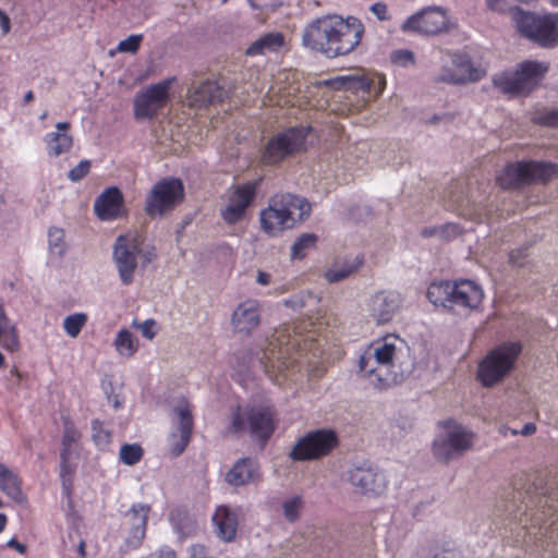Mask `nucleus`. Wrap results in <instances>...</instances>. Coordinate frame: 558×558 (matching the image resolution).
<instances>
[{
    "instance_id": "nucleus-1",
    "label": "nucleus",
    "mask_w": 558,
    "mask_h": 558,
    "mask_svg": "<svg viewBox=\"0 0 558 558\" xmlns=\"http://www.w3.org/2000/svg\"><path fill=\"white\" fill-rule=\"evenodd\" d=\"M365 28L355 16L327 14L312 21L303 31L305 48L329 59L351 53L361 43Z\"/></svg>"
},
{
    "instance_id": "nucleus-2",
    "label": "nucleus",
    "mask_w": 558,
    "mask_h": 558,
    "mask_svg": "<svg viewBox=\"0 0 558 558\" xmlns=\"http://www.w3.org/2000/svg\"><path fill=\"white\" fill-rule=\"evenodd\" d=\"M299 210V221H304L311 215L310 202L300 195L287 193L272 197L268 206L260 210V229L268 236H277L284 230L295 226L294 211Z\"/></svg>"
},
{
    "instance_id": "nucleus-3",
    "label": "nucleus",
    "mask_w": 558,
    "mask_h": 558,
    "mask_svg": "<svg viewBox=\"0 0 558 558\" xmlns=\"http://www.w3.org/2000/svg\"><path fill=\"white\" fill-rule=\"evenodd\" d=\"M426 298L433 305L446 310L453 306L474 310L482 303L484 291L470 279L434 280L427 287Z\"/></svg>"
},
{
    "instance_id": "nucleus-4",
    "label": "nucleus",
    "mask_w": 558,
    "mask_h": 558,
    "mask_svg": "<svg viewBox=\"0 0 558 558\" xmlns=\"http://www.w3.org/2000/svg\"><path fill=\"white\" fill-rule=\"evenodd\" d=\"M520 341H502L495 345L478 362L476 379L484 388H492L501 383L517 366L522 354Z\"/></svg>"
},
{
    "instance_id": "nucleus-5",
    "label": "nucleus",
    "mask_w": 558,
    "mask_h": 558,
    "mask_svg": "<svg viewBox=\"0 0 558 558\" xmlns=\"http://www.w3.org/2000/svg\"><path fill=\"white\" fill-rule=\"evenodd\" d=\"M512 21L521 37L544 49L558 47V12L538 14L514 7Z\"/></svg>"
},
{
    "instance_id": "nucleus-6",
    "label": "nucleus",
    "mask_w": 558,
    "mask_h": 558,
    "mask_svg": "<svg viewBox=\"0 0 558 558\" xmlns=\"http://www.w3.org/2000/svg\"><path fill=\"white\" fill-rule=\"evenodd\" d=\"M557 177L556 162L521 159L508 162L497 174L496 181L502 190H512L535 183H548Z\"/></svg>"
},
{
    "instance_id": "nucleus-7",
    "label": "nucleus",
    "mask_w": 558,
    "mask_h": 558,
    "mask_svg": "<svg viewBox=\"0 0 558 558\" xmlns=\"http://www.w3.org/2000/svg\"><path fill=\"white\" fill-rule=\"evenodd\" d=\"M548 64L538 60L519 62L513 71L505 70L493 75V85L504 95L527 96L548 72Z\"/></svg>"
},
{
    "instance_id": "nucleus-8",
    "label": "nucleus",
    "mask_w": 558,
    "mask_h": 558,
    "mask_svg": "<svg viewBox=\"0 0 558 558\" xmlns=\"http://www.w3.org/2000/svg\"><path fill=\"white\" fill-rule=\"evenodd\" d=\"M311 128L294 125L272 135L260 150V161L268 167H278L288 158L306 149Z\"/></svg>"
},
{
    "instance_id": "nucleus-9",
    "label": "nucleus",
    "mask_w": 558,
    "mask_h": 558,
    "mask_svg": "<svg viewBox=\"0 0 558 558\" xmlns=\"http://www.w3.org/2000/svg\"><path fill=\"white\" fill-rule=\"evenodd\" d=\"M231 428L234 433L247 429L251 438L264 449L276 432V414L268 407H251L245 414L236 409L231 416Z\"/></svg>"
},
{
    "instance_id": "nucleus-10",
    "label": "nucleus",
    "mask_w": 558,
    "mask_h": 558,
    "mask_svg": "<svg viewBox=\"0 0 558 558\" xmlns=\"http://www.w3.org/2000/svg\"><path fill=\"white\" fill-rule=\"evenodd\" d=\"M339 446V436L332 428L320 427L306 432L288 453L293 462H306L327 457Z\"/></svg>"
},
{
    "instance_id": "nucleus-11",
    "label": "nucleus",
    "mask_w": 558,
    "mask_h": 558,
    "mask_svg": "<svg viewBox=\"0 0 558 558\" xmlns=\"http://www.w3.org/2000/svg\"><path fill=\"white\" fill-rule=\"evenodd\" d=\"M185 195L183 181L175 177L158 180L145 198L144 210L150 218L162 217L180 205Z\"/></svg>"
},
{
    "instance_id": "nucleus-12",
    "label": "nucleus",
    "mask_w": 558,
    "mask_h": 558,
    "mask_svg": "<svg viewBox=\"0 0 558 558\" xmlns=\"http://www.w3.org/2000/svg\"><path fill=\"white\" fill-rule=\"evenodd\" d=\"M445 435H438L432 444L434 458L441 463H449L461 457L472 446V433L452 420L444 423Z\"/></svg>"
},
{
    "instance_id": "nucleus-13",
    "label": "nucleus",
    "mask_w": 558,
    "mask_h": 558,
    "mask_svg": "<svg viewBox=\"0 0 558 558\" xmlns=\"http://www.w3.org/2000/svg\"><path fill=\"white\" fill-rule=\"evenodd\" d=\"M344 476L354 490L363 495H380L386 488L385 475L366 459H353Z\"/></svg>"
},
{
    "instance_id": "nucleus-14",
    "label": "nucleus",
    "mask_w": 558,
    "mask_h": 558,
    "mask_svg": "<svg viewBox=\"0 0 558 558\" xmlns=\"http://www.w3.org/2000/svg\"><path fill=\"white\" fill-rule=\"evenodd\" d=\"M401 31L422 36L444 34L449 31V16L446 9L441 7H425L404 20Z\"/></svg>"
},
{
    "instance_id": "nucleus-15",
    "label": "nucleus",
    "mask_w": 558,
    "mask_h": 558,
    "mask_svg": "<svg viewBox=\"0 0 558 558\" xmlns=\"http://www.w3.org/2000/svg\"><path fill=\"white\" fill-rule=\"evenodd\" d=\"M142 245L131 234H119L112 246V260L116 265L119 279L124 286H130L138 266Z\"/></svg>"
},
{
    "instance_id": "nucleus-16",
    "label": "nucleus",
    "mask_w": 558,
    "mask_h": 558,
    "mask_svg": "<svg viewBox=\"0 0 558 558\" xmlns=\"http://www.w3.org/2000/svg\"><path fill=\"white\" fill-rule=\"evenodd\" d=\"M175 77H167L150 84L145 90L136 94L134 98V116L136 119L153 118L157 110L166 105L169 98V88Z\"/></svg>"
},
{
    "instance_id": "nucleus-17",
    "label": "nucleus",
    "mask_w": 558,
    "mask_h": 558,
    "mask_svg": "<svg viewBox=\"0 0 558 558\" xmlns=\"http://www.w3.org/2000/svg\"><path fill=\"white\" fill-rule=\"evenodd\" d=\"M402 304L403 299L399 292H376L368 303L369 316L378 326L387 325L400 313Z\"/></svg>"
},
{
    "instance_id": "nucleus-18",
    "label": "nucleus",
    "mask_w": 558,
    "mask_h": 558,
    "mask_svg": "<svg viewBox=\"0 0 558 558\" xmlns=\"http://www.w3.org/2000/svg\"><path fill=\"white\" fill-rule=\"evenodd\" d=\"M229 97L230 93L218 81L205 80L189 88V102L195 109L221 104Z\"/></svg>"
},
{
    "instance_id": "nucleus-19",
    "label": "nucleus",
    "mask_w": 558,
    "mask_h": 558,
    "mask_svg": "<svg viewBox=\"0 0 558 558\" xmlns=\"http://www.w3.org/2000/svg\"><path fill=\"white\" fill-rule=\"evenodd\" d=\"M259 324V305L255 300H246L240 303L232 313L231 326L235 333L250 336Z\"/></svg>"
},
{
    "instance_id": "nucleus-20",
    "label": "nucleus",
    "mask_w": 558,
    "mask_h": 558,
    "mask_svg": "<svg viewBox=\"0 0 558 558\" xmlns=\"http://www.w3.org/2000/svg\"><path fill=\"white\" fill-rule=\"evenodd\" d=\"M150 506L148 504H133L126 511L125 517L130 518L131 526L125 539L126 546L136 549L142 545L146 535L148 513Z\"/></svg>"
},
{
    "instance_id": "nucleus-21",
    "label": "nucleus",
    "mask_w": 558,
    "mask_h": 558,
    "mask_svg": "<svg viewBox=\"0 0 558 558\" xmlns=\"http://www.w3.org/2000/svg\"><path fill=\"white\" fill-rule=\"evenodd\" d=\"M122 206V192L118 186H109L96 197L94 210L101 221H111L120 216Z\"/></svg>"
},
{
    "instance_id": "nucleus-22",
    "label": "nucleus",
    "mask_w": 558,
    "mask_h": 558,
    "mask_svg": "<svg viewBox=\"0 0 558 558\" xmlns=\"http://www.w3.org/2000/svg\"><path fill=\"white\" fill-rule=\"evenodd\" d=\"M213 523L216 526L217 536L227 543L234 541L238 531V514L226 505L218 506L213 515Z\"/></svg>"
},
{
    "instance_id": "nucleus-23",
    "label": "nucleus",
    "mask_w": 558,
    "mask_h": 558,
    "mask_svg": "<svg viewBox=\"0 0 558 558\" xmlns=\"http://www.w3.org/2000/svg\"><path fill=\"white\" fill-rule=\"evenodd\" d=\"M258 476V463L248 457L238 459L226 473L225 480L229 485L239 487L254 481Z\"/></svg>"
},
{
    "instance_id": "nucleus-24",
    "label": "nucleus",
    "mask_w": 558,
    "mask_h": 558,
    "mask_svg": "<svg viewBox=\"0 0 558 558\" xmlns=\"http://www.w3.org/2000/svg\"><path fill=\"white\" fill-rule=\"evenodd\" d=\"M284 45V37L279 32H270L254 40L245 50L248 57L264 56L267 52H277Z\"/></svg>"
},
{
    "instance_id": "nucleus-25",
    "label": "nucleus",
    "mask_w": 558,
    "mask_h": 558,
    "mask_svg": "<svg viewBox=\"0 0 558 558\" xmlns=\"http://www.w3.org/2000/svg\"><path fill=\"white\" fill-rule=\"evenodd\" d=\"M389 337H386L383 341L375 342L372 344V355L381 372L383 368L390 371L395 368L396 362L398 361V349L393 342L388 341Z\"/></svg>"
},
{
    "instance_id": "nucleus-26",
    "label": "nucleus",
    "mask_w": 558,
    "mask_h": 558,
    "mask_svg": "<svg viewBox=\"0 0 558 558\" xmlns=\"http://www.w3.org/2000/svg\"><path fill=\"white\" fill-rule=\"evenodd\" d=\"M359 374L363 377L371 378L373 385L381 388L387 385L388 378L379 371L374 356L372 355V347H368L360 356L357 361Z\"/></svg>"
},
{
    "instance_id": "nucleus-27",
    "label": "nucleus",
    "mask_w": 558,
    "mask_h": 558,
    "mask_svg": "<svg viewBox=\"0 0 558 558\" xmlns=\"http://www.w3.org/2000/svg\"><path fill=\"white\" fill-rule=\"evenodd\" d=\"M336 90H350L353 93L368 92L372 82L364 75H340L325 82Z\"/></svg>"
},
{
    "instance_id": "nucleus-28",
    "label": "nucleus",
    "mask_w": 558,
    "mask_h": 558,
    "mask_svg": "<svg viewBox=\"0 0 558 558\" xmlns=\"http://www.w3.org/2000/svg\"><path fill=\"white\" fill-rule=\"evenodd\" d=\"M452 65L468 83L477 82L484 76L482 69L474 65L469 53L463 51L454 52L451 56Z\"/></svg>"
},
{
    "instance_id": "nucleus-29",
    "label": "nucleus",
    "mask_w": 558,
    "mask_h": 558,
    "mask_svg": "<svg viewBox=\"0 0 558 558\" xmlns=\"http://www.w3.org/2000/svg\"><path fill=\"white\" fill-rule=\"evenodd\" d=\"M0 345L10 352H15L20 349L17 329L11 324L2 304H0Z\"/></svg>"
},
{
    "instance_id": "nucleus-30",
    "label": "nucleus",
    "mask_w": 558,
    "mask_h": 558,
    "mask_svg": "<svg viewBox=\"0 0 558 558\" xmlns=\"http://www.w3.org/2000/svg\"><path fill=\"white\" fill-rule=\"evenodd\" d=\"M363 264V257L355 256L352 259H345L340 265H332L329 269L325 272V279L329 283H337L352 274H354Z\"/></svg>"
},
{
    "instance_id": "nucleus-31",
    "label": "nucleus",
    "mask_w": 558,
    "mask_h": 558,
    "mask_svg": "<svg viewBox=\"0 0 558 558\" xmlns=\"http://www.w3.org/2000/svg\"><path fill=\"white\" fill-rule=\"evenodd\" d=\"M78 430L69 420H65L64 429L61 438L60 451L61 476H63L64 473L69 472L68 460L71 451V446L78 439Z\"/></svg>"
},
{
    "instance_id": "nucleus-32",
    "label": "nucleus",
    "mask_w": 558,
    "mask_h": 558,
    "mask_svg": "<svg viewBox=\"0 0 558 558\" xmlns=\"http://www.w3.org/2000/svg\"><path fill=\"white\" fill-rule=\"evenodd\" d=\"M258 184V180H253L233 186L229 199L247 209L256 198Z\"/></svg>"
},
{
    "instance_id": "nucleus-33",
    "label": "nucleus",
    "mask_w": 558,
    "mask_h": 558,
    "mask_svg": "<svg viewBox=\"0 0 558 558\" xmlns=\"http://www.w3.org/2000/svg\"><path fill=\"white\" fill-rule=\"evenodd\" d=\"M0 489L16 502H23L25 500L21 481L12 470H9L5 475L0 478Z\"/></svg>"
},
{
    "instance_id": "nucleus-34",
    "label": "nucleus",
    "mask_w": 558,
    "mask_h": 558,
    "mask_svg": "<svg viewBox=\"0 0 558 558\" xmlns=\"http://www.w3.org/2000/svg\"><path fill=\"white\" fill-rule=\"evenodd\" d=\"M49 156L58 157L61 154L70 150L73 144V138L70 134L63 133H47L45 136Z\"/></svg>"
},
{
    "instance_id": "nucleus-35",
    "label": "nucleus",
    "mask_w": 558,
    "mask_h": 558,
    "mask_svg": "<svg viewBox=\"0 0 558 558\" xmlns=\"http://www.w3.org/2000/svg\"><path fill=\"white\" fill-rule=\"evenodd\" d=\"M178 416V432L181 435L192 436L194 428V417L190 404L184 401L173 408Z\"/></svg>"
},
{
    "instance_id": "nucleus-36",
    "label": "nucleus",
    "mask_w": 558,
    "mask_h": 558,
    "mask_svg": "<svg viewBox=\"0 0 558 558\" xmlns=\"http://www.w3.org/2000/svg\"><path fill=\"white\" fill-rule=\"evenodd\" d=\"M116 350L119 354L130 357L135 354L138 349L137 339L133 332L126 328L121 329L114 339Z\"/></svg>"
},
{
    "instance_id": "nucleus-37",
    "label": "nucleus",
    "mask_w": 558,
    "mask_h": 558,
    "mask_svg": "<svg viewBox=\"0 0 558 558\" xmlns=\"http://www.w3.org/2000/svg\"><path fill=\"white\" fill-rule=\"evenodd\" d=\"M318 236L315 233L305 232L299 235L291 247L292 259H303L305 252L316 246Z\"/></svg>"
},
{
    "instance_id": "nucleus-38",
    "label": "nucleus",
    "mask_w": 558,
    "mask_h": 558,
    "mask_svg": "<svg viewBox=\"0 0 558 558\" xmlns=\"http://www.w3.org/2000/svg\"><path fill=\"white\" fill-rule=\"evenodd\" d=\"M92 439L99 450H106L111 441V433L104 427V423L94 418L90 423Z\"/></svg>"
},
{
    "instance_id": "nucleus-39",
    "label": "nucleus",
    "mask_w": 558,
    "mask_h": 558,
    "mask_svg": "<svg viewBox=\"0 0 558 558\" xmlns=\"http://www.w3.org/2000/svg\"><path fill=\"white\" fill-rule=\"evenodd\" d=\"M48 245L52 254L62 257L66 252V244L64 241V231L58 227H51L48 230Z\"/></svg>"
},
{
    "instance_id": "nucleus-40",
    "label": "nucleus",
    "mask_w": 558,
    "mask_h": 558,
    "mask_svg": "<svg viewBox=\"0 0 558 558\" xmlns=\"http://www.w3.org/2000/svg\"><path fill=\"white\" fill-rule=\"evenodd\" d=\"M144 451L140 444H123L120 448V461L125 465H134L141 461Z\"/></svg>"
},
{
    "instance_id": "nucleus-41",
    "label": "nucleus",
    "mask_w": 558,
    "mask_h": 558,
    "mask_svg": "<svg viewBox=\"0 0 558 558\" xmlns=\"http://www.w3.org/2000/svg\"><path fill=\"white\" fill-rule=\"evenodd\" d=\"M246 211V208L229 199L228 205L220 210V216L227 225L232 226L241 221Z\"/></svg>"
},
{
    "instance_id": "nucleus-42",
    "label": "nucleus",
    "mask_w": 558,
    "mask_h": 558,
    "mask_svg": "<svg viewBox=\"0 0 558 558\" xmlns=\"http://www.w3.org/2000/svg\"><path fill=\"white\" fill-rule=\"evenodd\" d=\"M86 322L87 315L85 313L70 314L63 320V329L70 337L75 338L80 335Z\"/></svg>"
},
{
    "instance_id": "nucleus-43",
    "label": "nucleus",
    "mask_w": 558,
    "mask_h": 558,
    "mask_svg": "<svg viewBox=\"0 0 558 558\" xmlns=\"http://www.w3.org/2000/svg\"><path fill=\"white\" fill-rule=\"evenodd\" d=\"M143 38V34H131L118 44L116 50L121 53L135 54L141 48Z\"/></svg>"
},
{
    "instance_id": "nucleus-44",
    "label": "nucleus",
    "mask_w": 558,
    "mask_h": 558,
    "mask_svg": "<svg viewBox=\"0 0 558 558\" xmlns=\"http://www.w3.org/2000/svg\"><path fill=\"white\" fill-rule=\"evenodd\" d=\"M302 507V498L300 496H293L288 498L282 504L283 514L287 521L294 522L300 517V510Z\"/></svg>"
},
{
    "instance_id": "nucleus-45",
    "label": "nucleus",
    "mask_w": 558,
    "mask_h": 558,
    "mask_svg": "<svg viewBox=\"0 0 558 558\" xmlns=\"http://www.w3.org/2000/svg\"><path fill=\"white\" fill-rule=\"evenodd\" d=\"M390 60L393 64L402 68H409L415 64L414 52L410 49H397L390 54Z\"/></svg>"
},
{
    "instance_id": "nucleus-46",
    "label": "nucleus",
    "mask_w": 558,
    "mask_h": 558,
    "mask_svg": "<svg viewBox=\"0 0 558 558\" xmlns=\"http://www.w3.org/2000/svg\"><path fill=\"white\" fill-rule=\"evenodd\" d=\"M92 162L88 159L81 160L74 168H72L68 178L72 182H78L82 180L90 170Z\"/></svg>"
},
{
    "instance_id": "nucleus-47",
    "label": "nucleus",
    "mask_w": 558,
    "mask_h": 558,
    "mask_svg": "<svg viewBox=\"0 0 558 558\" xmlns=\"http://www.w3.org/2000/svg\"><path fill=\"white\" fill-rule=\"evenodd\" d=\"M436 81L452 85H463L468 83L465 78L460 73L457 72L456 69L451 70L447 68L442 70V72L439 74Z\"/></svg>"
},
{
    "instance_id": "nucleus-48",
    "label": "nucleus",
    "mask_w": 558,
    "mask_h": 558,
    "mask_svg": "<svg viewBox=\"0 0 558 558\" xmlns=\"http://www.w3.org/2000/svg\"><path fill=\"white\" fill-rule=\"evenodd\" d=\"M535 122L543 126L557 128L558 129V108L550 109L543 113H539Z\"/></svg>"
},
{
    "instance_id": "nucleus-49",
    "label": "nucleus",
    "mask_w": 558,
    "mask_h": 558,
    "mask_svg": "<svg viewBox=\"0 0 558 558\" xmlns=\"http://www.w3.org/2000/svg\"><path fill=\"white\" fill-rule=\"evenodd\" d=\"M461 233V227L458 223L448 222L439 226V239L450 241Z\"/></svg>"
},
{
    "instance_id": "nucleus-50",
    "label": "nucleus",
    "mask_w": 558,
    "mask_h": 558,
    "mask_svg": "<svg viewBox=\"0 0 558 558\" xmlns=\"http://www.w3.org/2000/svg\"><path fill=\"white\" fill-rule=\"evenodd\" d=\"M192 436L179 434V438L170 444V452L173 457L181 456L191 441Z\"/></svg>"
},
{
    "instance_id": "nucleus-51",
    "label": "nucleus",
    "mask_w": 558,
    "mask_h": 558,
    "mask_svg": "<svg viewBox=\"0 0 558 558\" xmlns=\"http://www.w3.org/2000/svg\"><path fill=\"white\" fill-rule=\"evenodd\" d=\"M527 257V247H519L509 253V263L515 267H523Z\"/></svg>"
},
{
    "instance_id": "nucleus-52",
    "label": "nucleus",
    "mask_w": 558,
    "mask_h": 558,
    "mask_svg": "<svg viewBox=\"0 0 558 558\" xmlns=\"http://www.w3.org/2000/svg\"><path fill=\"white\" fill-rule=\"evenodd\" d=\"M369 11L377 17L379 21L389 20L388 8L384 2H375L369 7Z\"/></svg>"
},
{
    "instance_id": "nucleus-53",
    "label": "nucleus",
    "mask_w": 558,
    "mask_h": 558,
    "mask_svg": "<svg viewBox=\"0 0 558 558\" xmlns=\"http://www.w3.org/2000/svg\"><path fill=\"white\" fill-rule=\"evenodd\" d=\"M155 325L156 322L153 318H147L142 324H138L137 327L141 328L143 337L151 340L156 336V331L154 330Z\"/></svg>"
},
{
    "instance_id": "nucleus-54",
    "label": "nucleus",
    "mask_w": 558,
    "mask_h": 558,
    "mask_svg": "<svg viewBox=\"0 0 558 558\" xmlns=\"http://www.w3.org/2000/svg\"><path fill=\"white\" fill-rule=\"evenodd\" d=\"M104 390H105V395H106L107 401L109 403H111L114 409H120L122 407V403H121V401L119 399V396L113 393L112 384L109 383L108 386L104 387Z\"/></svg>"
},
{
    "instance_id": "nucleus-55",
    "label": "nucleus",
    "mask_w": 558,
    "mask_h": 558,
    "mask_svg": "<svg viewBox=\"0 0 558 558\" xmlns=\"http://www.w3.org/2000/svg\"><path fill=\"white\" fill-rule=\"evenodd\" d=\"M7 547L9 548H12L14 550H16L19 554L21 555H25L26 551H27V547L25 544L21 543L20 541H17L15 537H11L7 544H5Z\"/></svg>"
},
{
    "instance_id": "nucleus-56",
    "label": "nucleus",
    "mask_w": 558,
    "mask_h": 558,
    "mask_svg": "<svg viewBox=\"0 0 558 558\" xmlns=\"http://www.w3.org/2000/svg\"><path fill=\"white\" fill-rule=\"evenodd\" d=\"M0 27L4 35L9 34L11 31V20L7 12L2 9H0Z\"/></svg>"
},
{
    "instance_id": "nucleus-57",
    "label": "nucleus",
    "mask_w": 558,
    "mask_h": 558,
    "mask_svg": "<svg viewBox=\"0 0 558 558\" xmlns=\"http://www.w3.org/2000/svg\"><path fill=\"white\" fill-rule=\"evenodd\" d=\"M536 432V425L535 423L533 422H527L525 423L522 428L520 429V432H517V430H513L512 434H520L522 436H530L532 434H534Z\"/></svg>"
},
{
    "instance_id": "nucleus-58",
    "label": "nucleus",
    "mask_w": 558,
    "mask_h": 558,
    "mask_svg": "<svg viewBox=\"0 0 558 558\" xmlns=\"http://www.w3.org/2000/svg\"><path fill=\"white\" fill-rule=\"evenodd\" d=\"M421 234L424 238H439V226L425 227L422 229Z\"/></svg>"
},
{
    "instance_id": "nucleus-59",
    "label": "nucleus",
    "mask_w": 558,
    "mask_h": 558,
    "mask_svg": "<svg viewBox=\"0 0 558 558\" xmlns=\"http://www.w3.org/2000/svg\"><path fill=\"white\" fill-rule=\"evenodd\" d=\"M157 558H177V556L173 549L168 546H163L158 550Z\"/></svg>"
},
{
    "instance_id": "nucleus-60",
    "label": "nucleus",
    "mask_w": 558,
    "mask_h": 558,
    "mask_svg": "<svg viewBox=\"0 0 558 558\" xmlns=\"http://www.w3.org/2000/svg\"><path fill=\"white\" fill-rule=\"evenodd\" d=\"M154 257H155V255H154L151 252H149V251H144V250L142 248V253H141V255H140V258H138V259H141V260H142V265H143V267H146L149 263H151V262H153Z\"/></svg>"
},
{
    "instance_id": "nucleus-61",
    "label": "nucleus",
    "mask_w": 558,
    "mask_h": 558,
    "mask_svg": "<svg viewBox=\"0 0 558 558\" xmlns=\"http://www.w3.org/2000/svg\"><path fill=\"white\" fill-rule=\"evenodd\" d=\"M256 281L262 286H267L270 282V275L266 271H258Z\"/></svg>"
},
{
    "instance_id": "nucleus-62",
    "label": "nucleus",
    "mask_w": 558,
    "mask_h": 558,
    "mask_svg": "<svg viewBox=\"0 0 558 558\" xmlns=\"http://www.w3.org/2000/svg\"><path fill=\"white\" fill-rule=\"evenodd\" d=\"M56 129L57 131H54L53 133H63V134H69L68 131L70 129V123L66 122V121H61V122H58L56 124Z\"/></svg>"
},
{
    "instance_id": "nucleus-63",
    "label": "nucleus",
    "mask_w": 558,
    "mask_h": 558,
    "mask_svg": "<svg viewBox=\"0 0 558 558\" xmlns=\"http://www.w3.org/2000/svg\"><path fill=\"white\" fill-rule=\"evenodd\" d=\"M8 518L4 513L0 512V533L4 530L7 525Z\"/></svg>"
},
{
    "instance_id": "nucleus-64",
    "label": "nucleus",
    "mask_w": 558,
    "mask_h": 558,
    "mask_svg": "<svg viewBox=\"0 0 558 558\" xmlns=\"http://www.w3.org/2000/svg\"><path fill=\"white\" fill-rule=\"evenodd\" d=\"M499 0H486L487 7L492 10H498Z\"/></svg>"
}]
</instances>
